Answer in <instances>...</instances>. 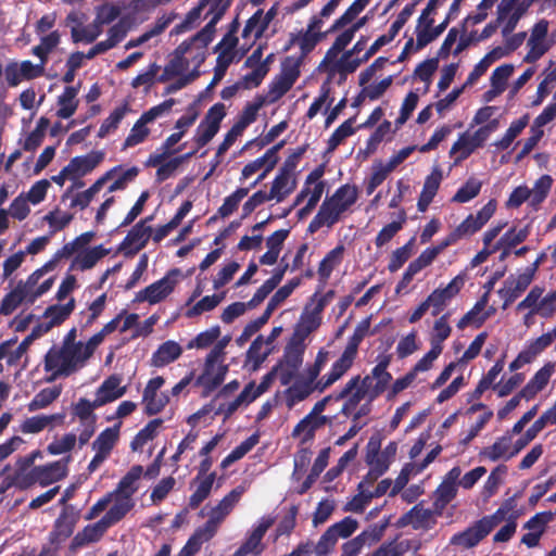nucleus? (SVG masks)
Listing matches in <instances>:
<instances>
[{"label": "nucleus", "instance_id": "nucleus-47", "mask_svg": "<svg viewBox=\"0 0 556 556\" xmlns=\"http://www.w3.org/2000/svg\"><path fill=\"white\" fill-rule=\"evenodd\" d=\"M447 245L442 240L438 245L427 248L421 252V254L410 262L408 265L413 267L417 273L432 264V262L437 258V256L445 250Z\"/></svg>", "mask_w": 556, "mask_h": 556}, {"label": "nucleus", "instance_id": "nucleus-48", "mask_svg": "<svg viewBox=\"0 0 556 556\" xmlns=\"http://www.w3.org/2000/svg\"><path fill=\"white\" fill-rule=\"evenodd\" d=\"M61 394L60 387L45 388L40 390L28 404V409L35 412L45 408L54 402Z\"/></svg>", "mask_w": 556, "mask_h": 556}, {"label": "nucleus", "instance_id": "nucleus-54", "mask_svg": "<svg viewBox=\"0 0 556 556\" xmlns=\"http://www.w3.org/2000/svg\"><path fill=\"white\" fill-rule=\"evenodd\" d=\"M224 300V293L206 295L198 301L186 312L188 318L199 316L205 312L214 309Z\"/></svg>", "mask_w": 556, "mask_h": 556}, {"label": "nucleus", "instance_id": "nucleus-59", "mask_svg": "<svg viewBox=\"0 0 556 556\" xmlns=\"http://www.w3.org/2000/svg\"><path fill=\"white\" fill-rule=\"evenodd\" d=\"M220 336V327L213 326L205 331L198 333L188 344L187 349H206L211 346Z\"/></svg>", "mask_w": 556, "mask_h": 556}, {"label": "nucleus", "instance_id": "nucleus-61", "mask_svg": "<svg viewBox=\"0 0 556 556\" xmlns=\"http://www.w3.org/2000/svg\"><path fill=\"white\" fill-rule=\"evenodd\" d=\"M530 231L529 227L526 226L518 231H516L515 228H511L507 230L501 239L495 243V249H501V247H508V248H515L518 244L526 241L528 238Z\"/></svg>", "mask_w": 556, "mask_h": 556}, {"label": "nucleus", "instance_id": "nucleus-16", "mask_svg": "<svg viewBox=\"0 0 556 556\" xmlns=\"http://www.w3.org/2000/svg\"><path fill=\"white\" fill-rule=\"evenodd\" d=\"M227 10L225 5H217V3L213 2L206 14V16L212 14L211 21L200 31L187 40L191 41L192 45L202 42L203 47H207L213 41L216 24L223 18Z\"/></svg>", "mask_w": 556, "mask_h": 556}, {"label": "nucleus", "instance_id": "nucleus-27", "mask_svg": "<svg viewBox=\"0 0 556 556\" xmlns=\"http://www.w3.org/2000/svg\"><path fill=\"white\" fill-rule=\"evenodd\" d=\"M61 355L63 358V366L61 368V375L65 377L70 376L72 372L76 370L78 363H84L88 358H84V349L83 342H77V344L67 346L62 345Z\"/></svg>", "mask_w": 556, "mask_h": 556}, {"label": "nucleus", "instance_id": "nucleus-8", "mask_svg": "<svg viewBox=\"0 0 556 556\" xmlns=\"http://www.w3.org/2000/svg\"><path fill=\"white\" fill-rule=\"evenodd\" d=\"M274 525V518L263 517L253 528L244 542L235 552L233 556H260L265 549L263 538L267 530Z\"/></svg>", "mask_w": 556, "mask_h": 556}, {"label": "nucleus", "instance_id": "nucleus-64", "mask_svg": "<svg viewBox=\"0 0 556 556\" xmlns=\"http://www.w3.org/2000/svg\"><path fill=\"white\" fill-rule=\"evenodd\" d=\"M268 71L269 67L266 65V62H263L261 65L253 67L252 72L243 75L238 83L242 89L256 88L262 84Z\"/></svg>", "mask_w": 556, "mask_h": 556}, {"label": "nucleus", "instance_id": "nucleus-41", "mask_svg": "<svg viewBox=\"0 0 556 556\" xmlns=\"http://www.w3.org/2000/svg\"><path fill=\"white\" fill-rule=\"evenodd\" d=\"M371 0H354L345 12L338 17L327 33H334L352 23Z\"/></svg>", "mask_w": 556, "mask_h": 556}, {"label": "nucleus", "instance_id": "nucleus-35", "mask_svg": "<svg viewBox=\"0 0 556 556\" xmlns=\"http://www.w3.org/2000/svg\"><path fill=\"white\" fill-rule=\"evenodd\" d=\"M291 176L292 174L286 173L281 169H279L276 175L269 193L277 200V202H281L295 189L296 182L295 179H291Z\"/></svg>", "mask_w": 556, "mask_h": 556}, {"label": "nucleus", "instance_id": "nucleus-24", "mask_svg": "<svg viewBox=\"0 0 556 556\" xmlns=\"http://www.w3.org/2000/svg\"><path fill=\"white\" fill-rule=\"evenodd\" d=\"M293 380V384L285 391L286 404L289 408H292L295 404L304 401L313 393L311 384L314 381L299 375H296Z\"/></svg>", "mask_w": 556, "mask_h": 556}, {"label": "nucleus", "instance_id": "nucleus-2", "mask_svg": "<svg viewBox=\"0 0 556 556\" xmlns=\"http://www.w3.org/2000/svg\"><path fill=\"white\" fill-rule=\"evenodd\" d=\"M495 211L496 201L492 199L476 215L469 214L443 241L450 247L464 237L475 235L491 219Z\"/></svg>", "mask_w": 556, "mask_h": 556}, {"label": "nucleus", "instance_id": "nucleus-20", "mask_svg": "<svg viewBox=\"0 0 556 556\" xmlns=\"http://www.w3.org/2000/svg\"><path fill=\"white\" fill-rule=\"evenodd\" d=\"M75 308V300L72 298L66 304H53L46 308L43 313L45 318H50L48 323L40 324L37 326L38 329L49 331L55 326L63 324L73 313Z\"/></svg>", "mask_w": 556, "mask_h": 556}, {"label": "nucleus", "instance_id": "nucleus-37", "mask_svg": "<svg viewBox=\"0 0 556 556\" xmlns=\"http://www.w3.org/2000/svg\"><path fill=\"white\" fill-rule=\"evenodd\" d=\"M407 220V215L404 208H402L397 214V220H393L392 223L382 227V229L378 232L375 239V244L377 248H382L388 242H390L394 236L403 228Z\"/></svg>", "mask_w": 556, "mask_h": 556}, {"label": "nucleus", "instance_id": "nucleus-56", "mask_svg": "<svg viewBox=\"0 0 556 556\" xmlns=\"http://www.w3.org/2000/svg\"><path fill=\"white\" fill-rule=\"evenodd\" d=\"M101 407L100 404H97V400L94 399L92 402L80 397L78 402L73 407V414L79 418L80 424L88 422L89 420H97V416L93 414V410Z\"/></svg>", "mask_w": 556, "mask_h": 556}, {"label": "nucleus", "instance_id": "nucleus-11", "mask_svg": "<svg viewBox=\"0 0 556 556\" xmlns=\"http://www.w3.org/2000/svg\"><path fill=\"white\" fill-rule=\"evenodd\" d=\"M486 140V137L483 135L480 128L477 129L472 135L464 132L453 143L450 152L451 154L458 153L456 162H462L468 159L478 148L483 147Z\"/></svg>", "mask_w": 556, "mask_h": 556}, {"label": "nucleus", "instance_id": "nucleus-51", "mask_svg": "<svg viewBox=\"0 0 556 556\" xmlns=\"http://www.w3.org/2000/svg\"><path fill=\"white\" fill-rule=\"evenodd\" d=\"M127 110H128L127 104L115 108L113 110V112L101 124L99 131H98V137L104 138L111 131H114L115 129H117L119 123L125 117Z\"/></svg>", "mask_w": 556, "mask_h": 556}, {"label": "nucleus", "instance_id": "nucleus-18", "mask_svg": "<svg viewBox=\"0 0 556 556\" xmlns=\"http://www.w3.org/2000/svg\"><path fill=\"white\" fill-rule=\"evenodd\" d=\"M122 377L119 375H111L101 383L96 391L97 404L104 406L114 402L126 393V387H121Z\"/></svg>", "mask_w": 556, "mask_h": 556}, {"label": "nucleus", "instance_id": "nucleus-57", "mask_svg": "<svg viewBox=\"0 0 556 556\" xmlns=\"http://www.w3.org/2000/svg\"><path fill=\"white\" fill-rule=\"evenodd\" d=\"M513 73V64H503L493 71L490 81L491 86L494 88V93H502L506 89L507 80Z\"/></svg>", "mask_w": 556, "mask_h": 556}, {"label": "nucleus", "instance_id": "nucleus-33", "mask_svg": "<svg viewBox=\"0 0 556 556\" xmlns=\"http://www.w3.org/2000/svg\"><path fill=\"white\" fill-rule=\"evenodd\" d=\"M80 85L81 84L78 83L77 86H67L63 93L59 96L58 104L60 105V109L56 111L58 117L66 119L74 115L78 105V102L75 99L78 94Z\"/></svg>", "mask_w": 556, "mask_h": 556}, {"label": "nucleus", "instance_id": "nucleus-28", "mask_svg": "<svg viewBox=\"0 0 556 556\" xmlns=\"http://www.w3.org/2000/svg\"><path fill=\"white\" fill-rule=\"evenodd\" d=\"M506 55V51L503 47H495L491 51H489L473 67V70L469 73L464 87L470 86L475 84L482 75L485 74L488 68L495 61Z\"/></svg>", "mask_w": 556, "mask_h": 556}, {"label": "nucleus", "instance_id": "nucleus-3", "mask_svg": "<svg viewBox=\"0 0 556 556\" xmlns=\"http://www.w3.org/2000/svg\"><path fill=\"white\" fill-rule=\"evenodd\" d=\"M180 275V269H169L163 278L140 290L136 294L135 301L148 302L151 305L160 303L175 290Z\"/></svg>", "mask_w": 556, "mask_h": 556}, {"label": "nucleus", "instance_id": "nucleus-52", "mask_svg": "<svg viewBox=\"0 0 556 556\" xmlns=\"http://www.w3.org/2000/svg\"><path fill=\"white\" fill-rule=\"evenodd\" d=\"M355 122V116L350 117L345 122H343L330 136L328 139V152L334 151L348 137L352 136L355 132L353 128V124Z\"/></svg>", "mask_w": 556, "mask_h": 556}, {"label": "nucleus", "instance_id": "nucleus-15", "mask_svg": "<svg viewBox=\"0 0 556 556\" xmlns=\"http://www.w3.org/2000/svg\"><path fill=\"white\" fill-rule=\"evenodd\" d=\"M435 522L433 511L429 508L421 507L420 504H417L400 518L399 526L404 527L412 525L415 530H430L433 528Z\"/></svg>", "mask_w": 556, "mask_h": 556}, {"label": "nucleus", "instance_id": "nucleus-44", "mask_svg": "<svg viewBox=\"0 0 556 556\" xmlns=\"http://www.w3.org/2000/svg\"><path fill=\"white\" fill-rule=\"evenodd\" d=\"M372 380L371 375H367L363 379H361L359 375L352 377L345 383L344 388L336 394V401H341L348 397V395L354 390H363L365 392V396L369 397V390L372 388Z\"/></svg>", "mask_w": 556, "mask_h": 556}, {"label": "nucleus", "instance_id": "nucleus-38", "mask_svg": "<svg viewBox=\"0 0 556 556\" xmlns=\"http://www.w3.org/2000/svg\"><path fill=\"white\" fill-rule=\"evenodd\" d=\"M27 298L26 286L20 281L15 289L7 293L0 303V315L12 314Z\"/></svg>", "mask_w": 556, "mask_h": 556}, {"label": "nucleus", "instance_id": "nucleus-31", "mask_svg": "<svg viewBox=\"0 0 556 556\" xmlns=\"http://www.w3.org/2000/svg\"><path fill=\"white\" fill-rule=\"evenodd\" d=\"M119 427L121 422L113 427L105 428L100 432L97 439L92 442V450L108 458L119 438Z\"/></svg>", "mask_w": 556, "mask_h": 556}, {"label": "nucleus", "instance_id": "nucleus-63", "mask_svg": "<svg viewBox=\"0 0 556 556\" xmlns=\"http://www.w3.org/2000/svg\"><path fill=\"white\" fill-rule=\"evenodd\" d=\"M149 134L150 129L147 127V124L138 118L123 143V150L142 143Z\"/></svg>", "mask_w": 556, "mask_h": 556}, {"label": "nucleus", "instance_id": "nucleus-62", "mask_svg": "<svg viewBox=\"0 0 556 556\" xmlns=\"http://www.w3.org/2000/svg\"><path fill=\"white\" fill-rule=\"evenodd\" d=\"M356 355L344 350L341 356L332 364L328 375L338 381L353 366Z\"/></svg>", "mask_w": 556, "mask_h": 556}, {"label": "nucleus", "instance_id": "nucleus-6", "mask_svg": "<svg viewBox=\"0 0 556 556\" xmlns=\"http://www.w3.org/2000/svg\"><path fill=\"white\" fill-rule=\"evenodd\" d=\"M304 344H293L288 342L285 348L282 359L276 365L279 366V381L281 386H289L296 377L300 367L303 364Z\"/></svg>", "mask_w": 556, "mask_h": 556}, {"label": "nucleus", "instance_id": "nucleus-50", "mask_svg": "<svg viewBox=\"0 0 556 556\" xmlns=\"http://www.w3.org/2000/svg\"><path fill=\"white\" fill-rule=\"evenodd\" d=\"M396 453L397 443L395 441L389 442L382 451L380 450L379 456L371 463L376 465L375 471L378 473H386L394 462Z\"/></svg>", "mask_w": 556, "mask_h": 556}, {"label": "nucleus", "instance_id": "nucleus-32", "mask_svg": "<svg viewBox=\"0 0 556 556\" xmlns=\"http://www.w3.org/2000/svg\"><path fill=\"white\" fill-rule=\"evenodd\" d=\"M143 473V467L141 465H134L129 471L119 480L116 489L112 492L114 495L131 496L137 492L138 486L136 482L140 479Z\"/></svg>", "mask_w": 556, "mask_h": 556}, {"label": "nucleus", "instance_id": "nucleus-26", "mask_svg": "<svg viewBox=\"0 0 556 556\" xmlns=\"http://www.w3.org/2000/svg\"><path fill=\"white\" fill-rule=\"evenodd\" d=\"M113 498L114 504L101 518L109 528L119 522L135 506L132 498L127 496L114 495Z\"/></svg>", "mask_w": 556, "mask_h": 556}, {"label": "nucleus", "instance_id": "nucleus-5", "mask_svg": "<svg viewBox=\"0 0 556 556\" xmlns=\"http://www.w3.org/2000/svg\"><path fill=\"white\" fill-rule=\"evenodd\" d=\"M79 519L80 509L74 505H65L54 520L53 528L49 533L50 544L59 545L71 538Z\"/></svg>", "mask_w": 556, "mask_h": 556}, {"label": "nucleus", "instance_id": "nucleus-10", "mask_svg": "<svg viewBox=\"0 0 556 556\" xmlns=\"http://www.w3.org/2000/svg\"><path fill=\"white\" fill-rule=\"evenodd\" d=\"M462 276L454 277L445 288H438L428 295V302L432 306V315L438 316L444 308L447 301L453 299L463 288Z\"/></svg>", "mask_w": 556, "mask_h": 556}, {"label": "nucleus", "instance_id": "nucleus-14", "mask_svg": "<svg viewBox=\"0 0 556 556\" xmlns=\"http://www.w3.org/2000/svg\"><path fill=\"white\" fill-rule=\"evenodd\" d=\"M70 462L71 456L68 455L47 465L36 466L39 477V485L47 486L65 478L68 472L67 466Z\"/></svg>", "mask_w": 556, "mask_h": 556}, {"label": "nucleus", "instance_id": "nucleus-34", "mask_svg": "<svg viewBox=\"0 0 556 556\" xmlns=\"http://www.w3.org/2000/svg\"><path fill=\"white\" fill-rule=\"evenodd\" d=\"M488 292H484L482 296L475 303L473 307L468 311L457 323V327L459 329H464L469 324L475 323L476 327H481L484 321L489 318L490 313L486 312L483 315L476 318L481 312L484 311L485 306L488 305Z\"/></svg>", "mask_w": 556, "mask_h": 556}, {"label": "nucleus", "instance_id": "nucleus-55", "mask_svg": "<svg viewBox=\"0 0 556 556\" xmlns=\"http://www.w3.org/2000/svg\"><path fill=\"white\" fill-rule=\"evenodd\" d=\"M482 184L476 178H469L453 195L452 202L466 203L476 198L481 190Z\"/></svg>", "mask_w": 556, "mask_h": 556}, {"label": "nucleus", "instance_id": "nucleus-21", "mask_svg": "<svg viewBox=\"0 0 556 556\" xmlns=\"http://www.w3.org/2000/svg\"><path fill=\"white\" fill-rule=\"evenodd\" d=\"M555 370V364L552 362L546 363L541 369H539L534 376L528 381V383L520 390L521 395H525L526 400L533 399L539 392H541L547 384Z\"/></svg>", "mask_w": 556, "mask_h": 556}, {"label": "nucleus", "instance_id": "nucleus-60", "mask_svg": "<svg viewBox=\"0 0 556 556\" xmlns=\"http://www.w3.org/2000/svg\"><path fill=\"white\" fill-rule=\"evenodd\" d=\"M370 318H364L361 320L354 329L353 334L350 337L348 344L344 350L355 354L357 356L358 346L366 336L369 334Z\"/></svg>", "mask_w": 556, "mask_h": 556}, {"label": "nucleus", "instance_id": "nucleus-46", "mask_svg": "<svg viewBox=\"0 0 556 556\" xmlns=\"http://www.w3.org/2000/svg\"><path fill=\"white\" fill-rule=\"evenodd\" d=\"M529 122V116L523 115L520 118L514 121L505 135L495 142V146L500 150H506L510 147L513 141L521 134V131L527 127Z\"/></svg>", "mask_w": 556, "mask_h": 556}, {"label": "nucleus", "instance_id": "nucleus-22", "mask_svg": "<svg viewBox=\"0 0 556 556\" xmlns=\"http://www.w3.org/2000/svg\"><path fill=\"white\" fill-rule=\"evenodd\" d=\"M104 155L103 151H91L73 157L67 165L76 179L91 173L104 160Z\"/></svg>", "mask_w": 556, "mask_h": 556}, {"label": "nucleus", "instance_id": "nucleus-19", "mask_svg": "<svg viewBox=\"0 0 556 556\" xmlns=\"http://www.w3.org/2000/svg\"><path fill=\"white\" fill-rule=\"evenodd\" d=\"M244 492L245 488L243 485H238L232 489L219 501L215 507L211 509L208 517L220 526L226 517L232 511L235 506L239 503Z\"/></svg>", "mask_w": 556, "mask_h": 556}, {"label": "nucleus", "instance_id": "nucleus-45", "mask_svg": "<svg viewBox=\"0 0 556 556\" xmlns=\"http://www.w3.org/2000/svg\"><path fill=\"white\" fill-rule=\"evenodd\" d=\"M108 254V249H104L102 245H97L79 253L75 258V263L78 264V267L81 270H87L92 268L98 263V261Z\"/></svg>", "mask_w": 556, "mask_h": 556}, {"label": "nucleus", "instance_id": "nucleus-49", "mask_svg": "<svg viewBox=\"0 0 556 556\" xmlns=\"http://www.w3.org/2000/svg\"><path fill=\"white\" fill-rule=\"evenodd\" d=\"M552 185L553 178L549 175H543L535 181L530 195V205L534 210L546 199Z\"/></svg>", "mask_w": 556, "mask_h": 556}, {"label": "nucleus", "instance_id": "nucleus-30", "mask_svg": "<svg viewBox=\"0 0 556 556\" xmlns=\"http://www.w3.org/2000/svg\"><path fill=\"white\" fill-rule=\"evenodd\" d=\"M192 49L191 41H182L173 53V58L166 64V72H172V75L182 76L184 72L190 65L189 59L186 56Z\"/></svg>", "mask_w": 556, "mask_h": 556}, {"label": "nucleus", "instance_id": "nucleus-23", "mask_svg": "<svg viewBox=\"0 0 556 556\" xmlns=\"http://www.w3.org/2000/svg\"><path fill=\"white\" fill-rule=\"evenodd\" d=\"M152 233V228L146 226V220L138 222L126 235L121 243V249L134 248L132 253H137L146 247Z\"/></svg>", "mask_w": 556, "mask_h": 556}, {"label": "nucleus", "instance_id": "nucleus-53", "mask_svg": "<svg viewBox=\"0 0 556 556\" xmlns=\"http://www.w3.org/2000/svg\"><path fill=\"white\" fill-rule=\"evenodd\" d=\"M249 191L250 188L241 187L226 197L217 211L219 216L224 218L231 215L238 208L239 203L249 194Z\"/></svg>", "mask_w": 556, "mask_h": 556}, {"label": "nucleus", "instance_id": "nucleus-36", "mask_svg": "<svg viewBox=\"0 0 556 556\" xmlns=\"http://www.w3.org/2000/svg\"><path fill=\"white\" fill-rule=\"evenodd\" d=\"M264 337L257 336L251 343L245 354V364L252 363V369L256 370L266 361L271 353V348H267L263 351Z\"/></svg>", "mask_w": 556, "mask_h": 556}, {"label": "nucleus", "instance_id": "nucleus-40", "mask_svg": "<svg viewBox=\"0 0 556 556\" xmlns=\"http://www.w3.org/2000/svg\"><path fill=\"white\" fill-rule=\"evenodd\" d=\"M215 479L216 472H211L198 480L199 484L189 497V507L191 509H197L210 496Z\"/></svg>", "mask_w": 556, "mask_h": 556}, {"label": "nucleus", "instance_id": "nucleus-25", "mask_svg": "<svg viewBox=\"0 0 556 556\" xmlns=\"http://www.w3.org/2000/svg\"><path fill=\"white\" fill-rule=\"evenodd\" d=\"M182 348L173 340L165 341L151 356V365L157 368L164 367L180 357Z\"/></svg>", "mask_w": 556, "mask_h": 556}, {"label": "nucleus", "instance_id": "nucleus-29", "mask_svg": "<svg viewBox=\"0 0 556 556\" xmlns=\"http://www.w3.org/2000/svg\"><path fill=\"white\" fill-rule=\"evenodd\" d=\"M327 422V417H316L312 414H307L304 418H302L293 428L292 437H300L302 433L304 434L302 442L305 443L309 440H313L315 437L316 430L321 428Z\"/></svg>", "mask_w": 556, "mask_h": 556}, {"label": "nucleus", "instance_id": "nucleus-7", "mask_svg": "<svg viewBox=\"0 0 556 556\" xmlns=\"http://www.w3.org/2000/svg\"><path fill=\"white\" fill-rule=\"evenodd\" d=\"M358 192L356 186L349 184L340 186L334 193L326 198L321 206L337 220L357 201Z\"/></svg>", "mask_w": 556, "mask_h": 556}, {"label": "nucleus", "instance_id": "nucleus-1", "mask_svg": "<svg viewBox=\"0 0 556 556\" xmlns=\"http://www.w3.org/2000/svg\"><path fill=\"white\" fill-rule=\"evenodd\" d=\"M230 341V336L217 339L215 345L205 357L203 371L195 380V386L204 388L205 395L216 390L225 380L229 367L227 364H223V362L225 349Z\"/></svg>", "mask_w": 556, "mask_h": 556}, {"label": "nucleus", "instance_id": "nucleus-39", "mask_svg": "<svg viewBox=\"0 0 556 556\" xmlns=\"http://www.w3.org/2000/svg\"><path fill=\"white\" fill-rule=\"evenodd\" d=\"M343 253L344 247L342 244H339L334 249L329 251L326 254V256L321 260L318 266V275L323 282L327 281L334 267L341 263Z\"/></svg>", "mask_w": 556, "mask_h": 556}, {"label": "nucleus", "instance_id": "nucleus-4", "mask_svg": "<svg viewBox=\"0 0 556 556\" xmlns=\"http://www.w3.org/2000/svg\"><path fill=\"white\" fill-rule=\"evenodd\" d=\"M300 74V61H292V56H287L281 64V73L269 85L270 102L282 98L293 87Z\"/></svg>", "mask_w": 556, "mask_h": 556}, {"label": "nucleus", "instance_id": "nucleus-42", "mask_svg": "<svg viewBox=\"0 0 556 556\" xmlns=\"http://www.w3.org/2000/svg\"><path fill=\"white\" fill-rule=\"evenodd\" d=\"M162 418L150 420L132 439L130 447L132 451H138L143 447L149 441L157 435L159 428L163 425Z\"/></svg>", "mask_w": 556, "mask_h": 556}, {"label": "nucleus", "instance_id": "nucleus-58", "mask_svg": "<svg viewBox=\"0 0 556 556\" xmlns=\"http://www.w3.org/2000/svg\"><path fill=\"white\" fill-rule=\"evenodd\" d=\"M510 446V437L503 435L498 438L491 446L484 447L479 455L495 462L503 457Z\"/></svg>", "mask_w": 556, "mask_h": 556}, {"label": "nucleus", "instance_id": "nucleus-17", "mask_svg": "<svg viewBox=\"0 0 556 556\" xmlns=\"http://www.w3.org/2000/svg\"><path fill=\"white\" fill-rule=\"evenodd\" d=\"M483 523L479 519L463 532L454 534L451 539V544L465 548L475 547L490 533V527L486 528Z\"/></svg>", "mask_w": 556, "mask_h": 556}, {"label": "nucleus", "instance_id": "nucleus-13", "mask_svg": "<svg viewBox=\"0 0 556 556\" xmlns=\"http://www.w3.org/2000/svg\"><path fill=\"white\" fill-rule=\"evenodd\" d=\"M531 276L520 274L517 278L510 275L504 282V288L498 290L503 299V308L511 305L531 283Z\"/></svg>", "mask_w": 556, "mask_h": 556}, {"label": "nucleus", "instance_id": "nucleus-43", "mask_svg": "<svg viewBox=\"0 0 556 556\" xmlns=\"http://www.w3.org/2000/svg\"><path fill=\"white\" fill-rule=\"evenodd\" d=\"M323 33H309L307 30L299 33V47L301 54L298 58L292 56V61H300V66L305 58L315 49L318 42L324 38Z\"/></svg>", "mask_w": 556, "mask_h": 556}, {"label": "nucleus", "instance_id": "nucleus-9", "mask_svg": "<svg viewBox=\"0 0 556 556\" xmlns=\"http://www.w3.org/2000/svg\"><path fill=\"white\" fill-rule=\"evenodd\" d=\"M377 365L371 369V377L376 383L369 390V401L372 402L380 396L388 388L392 380V375L388 371V367L392 362V354L380 353L377 358Z\"/></svg>", "mask_w": 556, "mask_h": 556}, {"label": "nucleus", "instance_id": "nucleus-12", "mask_svg": "<svg viewBox=\"0 0 556 556\" xmlns=\"http://www.w3.org/2000/svg\"><path fill=\"white\" fill-rule=\"evenodd\" d=\"M109 527L105 522L100 519L94 523L87 525L83 530L78 531L72 539L70 544V551L72 553L77 552L79 548L90 544L99 542Z\"/></svg>", "mask_w": 556, "mask_h": 556}]
</instances>
